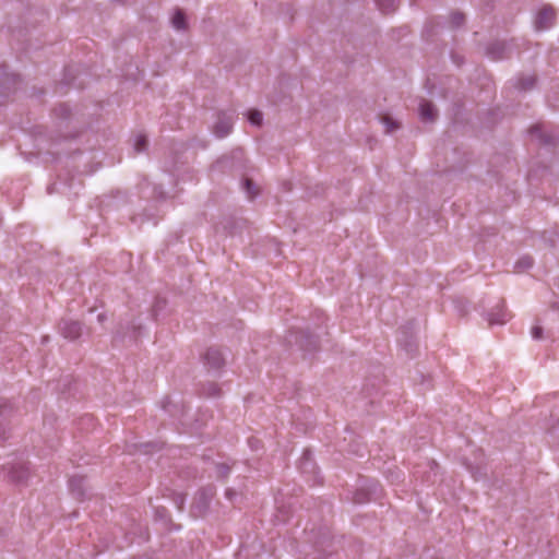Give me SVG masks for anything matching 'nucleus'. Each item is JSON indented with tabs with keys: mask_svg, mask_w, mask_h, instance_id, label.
Returning a JSON list of instances; mask_svg holds the SVG:
<instances>
[{
	"mask_svg": "<svg viewBox=\"0 0 559 559\" xmlns=\"http://www.w3.org/2000/svg\"><path fill=\"white\" fill-rule=\"evenodd\" d=\"M250 445L253 448L257 447V443H253V440H250Z\"/></svg>",
	"mask_w": 559,
	"mask_h": 559,
	"instance_id": "27",
	"label": "nucleus"
},
{
	"mask_svg": "<svg viewBox=\"0 0 559 559\" xmlns=\"http://www.w3.org/2000/svg\"><path fill=\"white\" fill-rule=\"evenodd\" d=\"M0 474H3L13 484H25L31 476L27 462L23 459H12L7 462L1 468Z\"/></svg>",
	"mask_w": 559,
	"mask_h": 559,
	"instance_id": "1",
	"label": "nucleus"
},
{
	"mask_svg": "<svg viewBox=\"0 0 559 559\" xmlns=\"http://www.w3.org/2000/svg\"><path fill=\"white\" fill-rule=\"evenodd\" d=\"M248 119L251 124L259 127L262 123L263 117L259 110H250L248 112Z\"/></svg>",
	"mask_w": 559,
	"mask_h": 559,
	"instance_id": "16",
	"label": "nucleus"
},
{
	"mask_svg": "<svg viewBox=\"0 0 559 559\" xmlns=\"http://www.w3.org/2000/svg\"><path fill=\"white\" fill-rule=\"evenodd\" d=\"M243 186L249 198H254L258 194V190L255 189L251 180L246 179Z\"/></svg>",
	"mask_w": 559,
	"mask_h": 559,
	"instance_id": "18",
	"label": "nucleus"
},
{
	"mask_svg": "<svg viewBox=\"0 0 559 559\" xmlns=\"http://www.w3.org/2000/svg\"><path fill=\"white\" fill-rule=\"evenodd\" d=\"M233 128V118L231 117H221L218 121L214 126V133L217 138H224L228 135Z\"/></svg>",
	"mask_w": 559,
	"mask_h": 559,
	"instance_id": "8",
	"label": "nucleus"
},
{
	"mask_svg": "<svg viewBox=\"0 0 559 559\" xmlns=\"http://www.w3.org/2000/svg\"><path fill=\"white\" fill-rule=\"evenodd\" d=\"M555 21V12L550 7H544L536 15L535 27L539 31L548 29Z\"/></svg>",
	"mask_w": 559,
	"mask_h": 559,
	"instance_id": "5",
	"label": "nucleus"
},
{
	"mask_svg": "<svg viewBox=\"0 0 559 559\" xmlns=\"http://www.w3.org/2000/svg\"><path fill=\"white\" fill-rule=\"evenodd\" d=\"M464 22V15L462 13H453L451 15V23L453 26L457 27Z\"/></svg>",
	"mask_w": 559,
	"mask_h": 559,
	"instance_id": "20",
	"label": "nucleus"
},
{
	"mask_svg": "<svg viewBox=\"0 0 559 559\" xmlns=\"http://www.w3.org/2000/svg\"><path fill=\"white\" fill-rule=\"evenodd\" d=\"M13 412L12 405L9 402L0 403V441L8 438L7 421Z\"/></svg>",
	"mask_w": 559,
	"mask_h": 559,
	"instance_id": "7",
	"label": "nucleus"
},
{
	"mask_svg": "<svg viewBox=\"0 0 559 559\" xmlns=\"http://www.w3.org/2000/svg\"><path fill=\"white\" fill-rule=\"evenodd\" d=\"M98 320L103 321L104 320V314H98Z\"/></svg>",
	"mask_w": 559,
	"mask_h": 559,
	"instance_id": "26",
	"label": "nucleus"
},
{
	"mask_svg": "<svg viewBox=\"0 0 559 559\" xmlns=\"http://www.w3.org/2000/svg\"><path fill=\"white\" fill-rule=\"evenodd\" d=\"M165 511H166L165 509L157 510V513H158L160 516H164V512H165Z\"/></svg>",
	"mask_w": 559,
	"mask_h": 559,
	"instance_id": "25",
	"label": "nucleus"
},
{
	"mask_svg": "<svg viewBox=\"0 0 559 559\" xmlns=\"http://www.w3.org/2000/svg\"><path fill=\"white\" fill-rule=\"evenodd\" d=\"M214 488L207 487L203 488L198 492L195 498V502L193 504V510L198 515H202L209 509L210 503L214 497Z\"/></svg>",
	"mask_w": 559,
	"mask_h": 559,
	"instance_id": "3",
	"label": "nucleus"
},
{
	"mask_svg": "<svg viewBox=\"0 0 559 559\" xmlns=\"http://www.w3.org/2000/svg\"><path fill=\"white\" fill-rule=\"evenodd\" d=\"M381 121L384 124L385 131L388 133H391L394 130L400 128V124L395 120H393V118H391L390 116H383Z\"/></svg>",
	"mask_w": 559,
	"mask_h": 559,
	"instance_id": "15",
	"label": "nucleus"
},
{
	"mask_svg": "<svg viewBox=\"0 0 559 559\" xmlns=\"http://www.w3.org/2000/svg\"><path fill=\"white\" fill-rule=\"evenodd\" d=\"M511 318V314L508 312L504 304L498 305L492 311L488 314V322L490 325L493 324H504Z\"/></svg>",
	"mask_w": 559,
	"mask_h": 559,
	"instance_id": "6",
	"label": "nucleus"
},
{
	"mask_svg": "<svg viewBox=\"0 0 559 559\" xmlns=\"http://www.w3.org/2000/svg\"><path fill=\"white\" fill-rule=\"evenodd\" d=\"M235 495V492L231 489L226 490V496L228 499H231V496Z\"/></svg>",
	"mask_w": 559,
	"mask_h": 559,
	"instance_id": "24",
	"label": "nucleus"
},
{
	"mask_svg": "<svg viewBox=\"0 0 559 559\" xmlns=\"http://www.w3.org/2000/svg\"><path fill=\"white\" fill-rule=\"evenodd\" d=\"M531 333L533 338L540 340L543 335V330L540 326H533Z\"/></svg>",
	"mask_w": 559,
	"mask_h": 559,
	"instance_id": "21",
	"label": "nucleus"
},
{
	"mask_svg": "<svg viewBox=\"0 0 559 559\" xmlns=\"http://www.w3.org/2000/svg\"><path fill=\"white\" fill-rule=\"evenodd\" d=\"M533 264V260L531 257H522L521 259H519V261L516 262V267L520 269V270H525V269H528L531 267Z\"/></svg>",
	"mask_w": 559,
	"mask_h": 559,
	"instance_id": "17",
	"label": "nucleus"
},
{
	"mask_svg": "<svg viewBox=\"0 0 559 559\" xmlns=\"http://www.w3.org/2000/svg\"><path fill=\"white\" fill-rule=\"evenodd\" d=\"M250 445L253 448L257 447V443H253V440H250Z\"/></svg>",
	"mask_w": 559,
	"mask_h": 559,
	"instance_id": "28",
	"label": "nucleus"
},
{
	"mask_svg": "<svg viewBox=\"0 0 559 559\" xmlns=\"http://www.w3.org/2000/svg\"><path fill=\"white\" fill-rule=\"evenodd\" d=\"M59 331L64 338L74 341L82 334V324L78 321L63 320L59 324Z\"/></svg>",
	"mask_w": 559,
	"mask_h": 559,
	"instance_id": "4",
	"label": "nucleus"
},
{
	"mask_svg": "<svg viewBox=\"0 0 559 559\" xmlns=\"http://www.w3.org/2000/svg\"><path fill=\"white\" fill-rule=\"evenodd\" d=\"M533 84H534V80H533V78H530V79H528V81H527V83L523 84L521 87H522V88H528V87H531Z\"/></svg>",
	"mask_w": 559,
	"mask_h": 559,
	"instance_id": "22",
	"label": "nucleus"
},
{
	"mask_svg": "<svg viewBox=\"0 0 559 559\" xmlns=\"http://www.w3.org/2000/svg\"><path fill=\"white\" fill-rule=\"evenodd\" d=\"M83 483L84 477L81 476H72L69 480L70 490L78 498H82L84 496Z\"/></svg>",
	"mask_w": 559,
	"mask_h": 559,
	"instance_id": "10",
	"label": "nucleus"
},
{
	"mask_svg": "<svg viewBox=\"0 0 559 559\" xmlns=\"http://www.w3.org/2000/svg\"><path fill=\"white\" fill-rule=\"evenodd\" d=\"M379 9L384 12L389 13L395 10L396 8V1L395 0H374Z\"/></svg>",
	"mask_w": 559,
	"mask_h": 559,
	"instance_id": "13",
	"label": "nucleus"
},
{
	"mask_svg": "<svg viewBox=\"0 0 559 559\" xmlns=\"http://www.w3.org/2000/svg\"><path fill=\"white\" fill-rule=\"evenodd\" d=\"M419 116L423 121H433L437 117V109L430 102L421 100L419 104Z\"/></svg>",
	"mask_w": 559,
	"mask_h": 559,
	"instance_id": "9",
	"label": "nucleus"
},
{
	"mask_svg": "<svg viewBox=\"0 0 559 559\" xmlns=\"http://www.w3.org/2000/svg\"><path fill=\"white\" fill-rule=\"evenodd\" d=\"M171 25L177 31H183L187 28L186 16L181 10H176L171 17Z\"/></svg>",
	"mask_w": 559,
	"mask_h": 559,
	"instance_id": "11",
	"label": "nucleus"
},
{
	"mask_svg": "<svg viewBox=\"0 0 559 559\" xmlns=\"http://www.w3.org/2000/svg\"><path fill=\"white\" fill-rule=\"evenodd\" d=\"M185 502V498L179 496L176 500V503L178 504V508L181 509L182 508V504Z\"/></svg>",
	"mask_w": 559,
	"mask_h": 559,
	"instance_id": "23",
	"label": "nucleus"
},
{
	"mask_svg": "<svg viewBox=\"0 0 559 559\" xmlns=\"http://www.w3.org/2000/svg\"><path fill=\"white\" fill-rule=\"evenodd\" d=\"M216 469L219 477H226L230 472V466L226 463H219L216 465Z\"/></svg>",
	"mask_w": 559,
	"mask_h": 559,
	"instance_id": "19",
	"label": "nucleus"
},
{
	"mask_svg": "<svg viewBox=\"0 0 559 559\" xmlns=\"http://www.w3.org/2000/svg\"><path fill=\"white\" fill-rule=\"evenodd\" d=\"M202 359L210 371H218L225 365V356L217 347H209L202 355Z\"/></svg>",
	"mask_w": 559,
	"mask_h": 559,
	"instance_id": "2",
	"label": "nucleus"
},
{
	"mask_svg": "<svg viewBox=\"0 0 559 559\" xmlns=\"http://www.w3.org/2000/svg\"><path fill=\"white\" fill-rule=\"evenodd\" d=\"M299 468L302 473H308L314 469V463L309 451H305L299 464Z\"/></svg>",
	"mask_w": 559,
	"mask_h": 559,
	"instance_id": "12",
	"label": "nucleus"
},
{
	"mask_svg": "<svg viewBox=\"0 0 559 559\" xmlns=\"http://www.w3.org/2000/svg\"><path fill=\"white\" fill-rule=\"evenodd\" d=\"M147 140L143 134L135 135L133 140V147L136 153H141L146 148Z\"/></svg>",
	"mask_w": 559,
	"mask_h": 559,
	"instance_id": "14",
	"label": "nucleus"
}]
</instances>
